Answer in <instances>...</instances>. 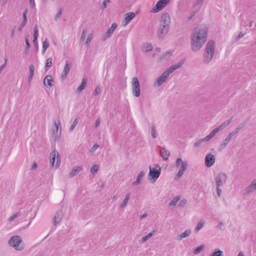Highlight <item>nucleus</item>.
I'll use <instances>...</instances> for the list:
<instances>
[{"mask_svg":"<svg viewBox=\"0 0 256 256\" xmlns=\"http://www.w3.org/2000/svg\"><path fill=\"white\" fill-rule=\"evenodd\" d=\"M208 32L206 26L200 25L196 26L191 35V47L193 51L200 50L206 42Z\"/></svg>","mask_w":256,"mask_h":256,"instance_id":"obj_1","label":"nucleus"},{"mask_svg":"<svg viewBox=\"0 0 256 256\" xmlns=\"http://www.w3.org/2000/svg\"><path fill=\"white\" fill-rule=\"evenodd\" d=\"M170 24V17L168 13L163 14L160 20V24L157 30L158 38H162L168 32Z\"/></svg>","mask_w":256,"mask_h":256,"instance_id":"obj_2","label":"nucleus"},{"mask_svg":"<svg viewBox=\"0 0 256 256\" xmlns=\"http://www.w3.org/2000/svg\"><path fill=\"white\" fill-rule=\"evenodd\" d=\"M184 64V60L178 62L177 64L172 65L166 71L164 72L162 76H159L155 82L154 85L155 86H160L163 82L166 81L169 74L172 73L174 70L181 68Z\"/></svg>","mask_w":256,"mask_h":256,"instance_id":"obj_3","label":"nucleus"},{"mask_svg":"<svg viewBox=\"0 0 256 256\" xmlns=\"http://www.w3.org/2000/svg\"><path fill=\"white\" fill-rule=\"evenodd\" d=\"M215 50V42L211 40L206 44L204 54L203 62L204 64H208L212 59Z\"/></svg>","mask_w":256,"mask_h":256,"instance_id":"obj_4","label":"nucleus"},{"mask_svg":"<svg viewBox=\"0 0 256 256\" xmlns=\"http://www.w3.org/2000/svg\"><path fill=\"white\" fill-rule=\"evenodd\" d=\"M10 245L17 250H22L24 248V244L20 236H15L12 237L8 241Z\"/></svg>","mask_w":256,"mask_h":256,"instance_id":"obj_5","label":"nucleus"},{"mask_svg":"<svg viewBox=\"0 0 256 256\" xmlns=\"http://www.w3.org/2000/svg\"><path fill=\"white\" fill-rule=\"evenodd\" d=\"M176 168L180 167L178 172L176 174L178 178L181 177L184 174L185 171L187 170L188 167V164L186 161H183L182 158H178L176 161Z\"/></svg>","mask_w":256,"mask_h":256,"instance_id":"obj_6","label":"nucleus"},{"mask_svg":"<svg viewBox=\"0 0 256 256\" xmlns=\"http://www.w3.org/2000/svg\"><path fill=\"white\" fill-rule=\"evenodd\" d=\"M50 164L52 167L57 168L60 162V154L58 152H56L55 150H54L50 154Z\"/></svg>","mask_w":256,"mask_h":256,"instance_id":"obj_7","label":"nucleus"},{"mask_svg":"<svg viewBox=\"0 0 256 256\" xmlns=\"http://www.w3.org/2000/svg\"><path fill=\"white\" fill-rule=\"evenodd\" d=\"M132 94L136 97H138L140 96V82L136 77H134L132 80Z\"/></svg>","mask_w":256,"mask_h":256,"instance_id":"obj_8","label":"nucleus"},{"mask_svg":"<svg viewBox=\"0 0 256 256\" xmlns=\"http://www.w3.org/2000/svg\"><path fill=\"white\" fill-rule=\"evenodd\" d=\"M170 0H159L150 10V12L156 13L162 10L170 3Z\"/></svg>","mask_w":256,"mask_h":256,"instance_id":"obj_9","label":"nucleus"},{"mask_svg":"<svg viewBox=\"0 0 256 256\" xmlns=\"http://www.w3.org/2000/svg\"><path fill=\"white\" fill-rule=\"evenodd\" d=\"M149 170V176L152 177L154 180H156L160 174V166L158 165H156L155 168L150 166Z\"/></svg>","mask_w":256,"mask_h":256,"instance_id":"obj_10","label":"nucleus"},{"mask_svg":"<svg viewBox=\"0 0 256 256\" xmlns=\"http://www.w3.org/2000/svg\"><path fill=\"white\" fill-rule=\"evenodd\" d=\"M227 178L226 174L223 172L218 174L215 178L216 186H222L226 182Z\"/></svg>","mask_w":256,"mask_h":256,"instance_id":"obj_11","label":"nucleus"},{"mask_svg":"<svg viewBox=\"0 0 256 256\" xmlns=\"http://www.w3.org/2000/svg\"><path fill=\"white\" fill-rule=\"evenodd\" d=\"M54 126L56 127V130H54L52 138L56 142L59 140L60 136L61 133V127L60 121H58V122L55 121Z\"/></svg>","mask_w":256,"mask_h":256,"instance_id":"obj_12","label":"nucleus"},{"mask_svg":"<svg viewBox=\"0 0 256 256\" xmlns=\"http://www.w3.org/2000/svg\"><path fill=\"white\" fill-rule=\"evenodd\" d=\"M256 190V179H254L252 180L250 185L248 186L246 188H244L243 190L244 194H248Z\"/></svg>","mask_w":256,"mask_h":256,"instance_id":"obj_13","label":"nucleus"},{"mask_svg":"<svg viewBox=\"0 0 256 256\" xmlns=\"http://www.w3.org/2000/svg\"><path fill=\"white\" fill-rule=\"evenodd\" d=\"M215 162V158L211 154H207L205 158V164L207 167H210Z\"/></svg>","mask_w":256,"mask_h":256,"instance_id":"obj_14","label":"nucleus"},{"mask_svg":"<svg viewBox=\"0 0 256 256\" xmlns=\"http://www.w3.org/2000/svg\"><path fill=\"white\" fill-rule=\"evenodd\" d=\"M136 16V14L133 12H129L124 15V20L123 22V25L126 26L131 20H132Z\"/></svg>","mask_w":256,"mask_h":256,"instance_id":"obj_15","label":"nucleus"},{"mask_svg":"<svg viewBox=\"0 0 256 256\" xmlns=\"http://www.w3.org/2000/svg\"><path fill=\"white\" fill-rule=\"evenodd\" d=\"M71 65L72 64L70 61H66L61 76L62 79L64 80L66 77L70 70Z\"/></svg>","mask_w":256,"mask_h":256,"instance_id":"obj_16","label":"nucleus"},{"mask_svg":"<svg viewBox=\"0 0 256 256\" xmlns=\"http://www.w3.org/2000/svg\"><path fill=\"white\" fill-rule=\"evenodd\" d=\"M234 136L231 132H230L223 142L220 146V150H222L224 148L229 142L231 140L232 136Z\"/></svg>","mask_w":256,"mask_h":256,"instance_id":"obj_17","label":"nucleus"},{"mask_svg":"<svg viewBox=\"0 0 256 256\" xmlns=\"http://www.w3.org/2000/svg\"><path fill=\"white\" fill-rule=\"evenodd\" d=\"M117 28V24L116 23H113L111 26L108 29L107 32L104 35V39H106L108 38H110L111 35L114 32V30L116 29Z\"/></svg>","mask_w":256,"mask_h":256,"instance_id":"obj_18","label":"nucleus"},{"mask_svg":"<svg viewBox=\"0 0 256 256\" xmlns=\"http://www.w3.org/2000/svg\"><path fill=\"white\" fill-rule=\"evenodd\" d=\"M160 155L164 160H166L170 156V152L164 147L160 148Z\"/></svg>","mask_w":256,"mask_h":256,"instance_id":"obj_19","label":"nucleus"},{"mask_svg":"<svg viewBox=\"0 0 256 256\" xmlns=\"http://www.w3.org/2000/svg\"><path fill=\"white\" fill-rule=\"evenodd\" d=\"M52 76L50 75H48L44 80V84L46 87L50 88L52 86Z\"/></svg>","mask_w":256,"mask_h":256,"instance_id":"obj_20","label":"nucleus"},{"mask_svg":"<svg viewBox=\"0 0 256 256\" xmlns=\"http://www.w3.org/2000/svg\"><path fill=\"white\" fill-rule=\"evenodd\" d=\"M62 216V211L61 210H59L57 211L54 216V225H56V224L59 223V222L61 220Z\"/></svg>","mask_w":256,"mask_h":256,"instance_id":"obj_21","label":"nucleus"},{"mask_svg":"<svg viewBox=\"0 0 256 256\" xmlns=\"http://www.w3.org/2000/svg\"><path fill=\"white\" fill-rule=\"evenodd\" d=\"M82 170V166H75L74 167L71 172L69 173V177L72 178L77 174L79 172H80Z\"/></svg>","mask_w":256,"mask_h":256,"instance_id":"obj_22","label":"nucleus"},{"mask_svg":"<svg viewBox=\"0 0 256 256\" xmlns=\"http://www.w3.org/2000/svg\"><path fill=\"white\" fill-rule=\"evenodd\" d=\"M220 131V130L218 126L217 128H215L214 130H212L208 136L205 137V140L208 141L210 140V139L214 138L216 136V134Z\"/></svg>","mask_w":256,"mask_h":256,"instance_id":"obj_23","label":"nucleus"},{"mask_svg":"<svg viewBox=\"0 0 256 256\" xmlns=\"http://www.w3.org/2000/svg\"><path fill=\"white\" fill-rule=\"evenodd\" d=\"M191 234V230L187 229L184 232L178 235L176 237V240H181L182 238L188 237Z\"/></svg>","mask_w":256,"mask_h":256,"instance_id":"obj_24","label":"nucleus"},{"mask_svg":"<svg viewBox=\"0 0 256 256\" xmlns=\"http://www.w3.org/2000/svg\"><path fill=\"white\" fill-rule=\"evenodd\" d=\"M87 84V78H84L82 80V82L81 84L76 89V92L80 93L83 90L85 87L86 86Z\"/></svg>","mask_w":256,"mask_h":256,"instance_id":"obj_25","label":"nucleus"},{"mask_svg":"<svg viewBox=\"0 0 256 256\" xmlns=\"http://www.w3.org/2000/svg\"><path fill=\"white\" fill-rule=\"evenodd\" d=\"M29 70H30V74L28 77V82L30 83L33 78V76L34 74V64H30L29 66Z\"/></svg>","mask_w":256,"mask_h":256,"instance_id":"obj_26","label":"nucleus"},{"mask_svg":"<svg viewBox=\"0 0 256 256\" xmlns=\"http://www.w3.org/2000/svg\"><path fill=\"white\" fill-rule=\"evenodd\" d=\"M130 194L128 193L125 196V198L123 202L120 204V208H124L128 203V200L130 198Z\"/></svg>","mask_w":256,"mask_h":256,"instance_id":"obj_27","label":"nucleus"},{"mask_svg":"<svg viewBox=\"0 0 256 256\" xmlns=\"http://www.w3.org/2000/svg\"><path fill=\"white\" fill-rule=\"evenodd\" d=\"M232 117H231L228 120L225 121L220 125L218 127L220 130H223L227 126H228L232 121Z\"/></svg>","mask_w":256,"mask_h":256,"instance_id":"obj_28","label":"nucleus"},{"mask_svg":"<svg viewBox=\"0 0 256 256\" xmlns=\"http://www.w3.org/2000/svg\"><path fill=\"white\" fill-rule=\"evenodd\" d=\"M204 220H200L197 224V226L194 228V231L196 232H198L204 226Z\"/></svg>","mask_w":256,"mask_h":256,"instance_id":"obj_29","label":"nucleus"},{"mask_svg":"<svg viewBox=\"0 0 256 256\" xmlns=\"http://www.w3.org/2000/svg\"><path fill=\"white\" fill-rule=\"evenodd\" d=\"M246 124V122H244L242 123H240V125L234 130V131L231 132V133L234 135H236V134H237L239 131L240 130L243 128Z\"/></svg>","mask_w":256,"mask_h":256,"instance_id":"obj_30","label":"nucleus"},{"mask_svg":"<svg viewBox=\"0 0 256 256\" xmlns=\"http://www.w3.org/2000/svg\"><path fill=\"white\" fill-rule=\"evenodd\" d=\"M180 198V196H176L168 204V205L170 206H174Z\"/></svg>","mask_w":256,"mask_h":256,"instance_id":"obj_31","label":"nucleus"},{"mask_svg":"<svg viewBox=\"0 0 256 256\" xmlns=\"http://www.w3.org/2000/svg\"><path fill=\"white\" fill-rule=\"evenodd\" d=\"M99 168V166L98 164H94L92 166V167L90 168V172L94 175L96 174L98 172V170Z\"/></svg>","mask_w":256,"mask_h":256,"instance_id":"obj_32","label":"nucleus"},{"mask_svg":"<svg viewBox=\"0 0 256 256\" xmlns=\"http://www.w3.org/2000/svg\"><path fill=\"white\" fill-rule=\"evenodd\" d=\"M49 46V43L48 41L47 38H46L44 41L43 42L42 44V54H44L46 50L48 48Z\"/></svg>","mask_w":256,"mask_h":256,"instance_id":"obj_33","label":"nucleus"},{"mask_svg":"<svg viewBox=\"0 0 256 256\" xmlns=\"http://www.w3.org/2000/svg\"><path fill=\"white\" fill-rule=\"evenodd\" d=\"M52 64V58H48L46 60V66H45L46 70H48V68H49L51 66Z\"/></svg>","mask_w":256,"mask_h":256,"instance_id":"obj_34","label":"nucleus"},{"mask_svg":"<svg viewBox=\"0 0 256 256\" xmlns=\"http://www.w3.org/2000/svg\"><path fill=\"white\" fill-rule=\"evenodd\" d=\"M204 248V244L200 245L194 250V254H198Z\"/></svg>","mask_w":256,"mask_h":256,"instance_id":"obj_35","label":"nucleus"},{"mask_svg":"<svg viewBox=\"0 0 256 256\" xmlns=\"http://www.w3.org/2000/svg\"><path fill=\"white\" fill-rule=\"evenodd\" d=\"M210 256H223L222 252L219 249H216Z\"/></svg>","mask_w":256,"mask_h":256,"instance_id":"obj_36","label":"nucleus"},{"mask_svg":"<svg viewBox=\"0 0 256 256\" xmlns=\"http://www.w3.org/2000/svg\"><path fill=\"white\" fill-rule=\"evenodd\" d=\"M78 118H76L70 128V131L72 132L78 122Z\"/></svg>","mask_w":256,"mask_h":256,"instance_id":"obj_37","label":"nucleus"},{"mask_svg":"<svg viewBox=\"0 0 256 256\" xmlns=\"http://www.w3.org/2000/svg\"><path fill=\"white\" fill-rule=\"evenodd\" d=\"M92 33L89 34L88 36L86 42V45L87 46H90V44L92 41Z\"/></svg>","mask_w":256,"mask_h":256,"instance_id":"obj_38","label":"nucleus"},{"mask_svg":"<svg viewBox=\"0 0 256 256\" xmlns=\"http://www.w3.org/2000/svg\"><path fill=\"white\" fill-rule=\"evenodd\" d=\"M34 38L35 40L38 38V26L37 25H36L34 28Z\"/></svg>","mask_w":256,"mask_h":256,"instance_id":"obj_39","label":"nucleus"},{"mask_svg":"<svg viewBox=\"0 0 256 256\" xmlns=\"http://www.w3.org/2000/svg\"><path fill=\"white\" fill-rule=\"evenodd\" d=\"M151 135L153 138H156L157 136L156 132V130L155 126L152 124L151 128Z\"/></svg>","mask_w":256,"mask_h":256,"instance_id":"obj_40","label":"nucleus"},{"mask_svg":"<svg viewBox=\"0 0 256 256\" xmlns=\"http://www.w3.org/2000/svg\"><path fill=\"white\" fill-rule=\"evenodd\" d=\"M86 32H87V30L86 28L84 29L82 33V34H81V36H80V42H82L84 40H85V38H86Z\"/></svg>","mask_w":256,"mask_h":256,"instance_id":"obj_41","label":"nucleus"},{"mask_svg":"<svg viewBox=\"0 0 256 256\" xmlns=\"http://www.w3.org/2000/svg\"><path fill=\"white\" fill-rule=\"evenodd\" d=\"M20 212H18L14 214V215H12V216H11L9 218L8 221L10 222L13 221L16 218L20 216Z\"/></svg>","mask_w":256,"mask_h":256,"instance_id":"obj_42","label":"nucleus"},{"mask_svg":"<svg viewBox=\"0 0 256 256\" xmlns=\"http://www.w3.org/2000/svg\"><path fill=\"white\" fill-rule=\"evenodd\" d=\"M208 142V140H205V138H202V139H200V140H198V142H196L194 144V146L195 147H198V146H200L202 142Z\"/></svg>","mask_w":256,"mask_h":256,"instance_id":"obj_43","label":"nucleus"},{"mask_svg":"<svg viewBox=\"0 0 256 256\" xmlns=\"http://www.w3.org/2000/svg\"><path fill=\"white\" fill-rule=\"evenodd\" d=\"M7 62H8V59L6 58H4V64L0 66V74H1L2 70L6 68V64H7Z\"/></svg>","mask_w":256,"mask_h":256,"instance_id":"obj_44","label":"nucleus"},{"mask_svg":"<svg viewBox=\"0 0 256 256\" xmlns=\"http://www.w3.org/2000/svg\"><path fill=\"white\" fill-rule=\"evenodd\" d=\"M62 14V9L60 8L55 16V18H54L55 20H57L60 18Z\"/></svg>","mask_w":256,"mask_h":256,"instance_id":"obj_45","label":"nucleus"},{"mask_svg":"<svg viewBox=\"0 0 256 256\" xmlns=\"http://www.w3.org/2000/svg\"><path fill=\"white\" fill-rule=\"evenodd\" d=\"M152 49V46L151 44H146L145 46V52H148L150 51Z\"/></svg>","mask_w":256,"mask_h":256,"instance_id":"obj_46","label":"nucleus"},{"mask_svg":"<svg viewBox=\"0 0 256 256\" xmlns=\"http://www.w3.org/2000/svg\"><path fill=\"white\" fill-rule=\"evenodd\" d=\"M99 147V146L98 144H94L92 148L90 150V152H92V153H93L94 152L96 151V150Z\"/></svg>","mask_w":256,"mask_h":256,"instance_id":"obj_47","label":"nucleus"},{"mask_svg":"<svg viewBox=\"0 0 256 256\" xmlns=\"http://www.w3.org/2000/svg\"><path fill=\"white\" fill-rule=\"evenodd\" d=\"M100 91H101V90H100V86H97L94 90V96H97L100 94Z\"/></svg>","mask_w":256,"mask_h":256,"instance_id":"obj_48","label":"nucleus"},{"mask_svg":"<svg viewBox=\"0 0 256 256\" xmlns=\"http://www.w3.org/2000/svg\"><path fill=\"white\" fill-rule=\"evenodd\" d=\"M144 171H141L140 172V173L138 174V175L137 176V178L136 179L137 180H140V181L141 180V179L142 178V176H144Z\"/></svg>","mask_w":256,"mask_h":256,"instance_id":"obj_49","label":"nucleus"},{"mask_svg":"<svg viewBox=\"0 0 256 256\" xmlns=\"http://www.w3.org/2000/svg\"><path fill=\"white\" fill-rule=\"evenodd\" d=\"M109 3L110 2V0H104L102 2V8L104 10V8H106L107 6V5H106V3Z\"/></svg>","mask_w":256,"mask_h":256,"instance_id":"obj_50","label":"nucleus"},{"mask_svg":"<svg viewBox=\"0 0 256 256\" xmlns=\"http://www.w3.org/2000/svg\"><path fill=\"white\" fill-rule=\"evenodd\" d=\"M186 203V199H182L178 204L179 206H185V204Z\"/></svg>","mask_w":256,"mask_h":256,"instance_id":"obj_51","label":"nucleus"},{"mask_svg":"<svg viewBox=\"0 0 256 256\" xmlns=\"http://www.w3.org/2000/svg\"><path fill=\"white\" fill-rule=\"evenodd\" d=\"M25 42H26V49L28 50V49L30 48V44L29 42L28 38H25Z\"/></svg>","mask_w":256,"mask_h":256,"instance_id":"obj_52","label":"nucleus"},{"mask_svg":"<svg viewBox=\"0 0 256 256\" xmlns=\"http://www.w3.org/2000/svg\"><path fill=\"white\" fill-rule=\"evenodd\" d=\"M216 192L218 196H220L222 193V190L220 188V186H216Z\"/></svg>","mask_w":256,"mask_h":256,"instance_id":"obj_53","label":"nucleus"},{"mask_svg":"<svg viewBox=\"0 0 256 256\" xmlns=\"http://www.w3.org/2000/svg\"><path fill=\"white\" fill-rule=\"evenodd\" d=\"M196 13V12L195 11H192L190 14V16L188 18V20H190L191 18H193L195 16Z\"/></svg>","mask_w":256,"mask_h":256,"instance_id":"obj_54","label":"nucleus"},{"mask_svg":"<svg viewBox=\"0 0 256 256\" xmlns=\"http://www.w3.org/2000/svg\"><path fill=\"white\" fill-rule=\"evenodd\" d=\"M140 180L136 179V181H134L132 182V184L134 186H137V185L139 184H140Z\"/></svg>","mask_w":256,"mask_h":256,"instance_id":"obj_55","label":"nucleus"},{"mask_svg":"<svg viewBox=\"0 0 256 256\" xmlns=\"http://www.w3.org/2000/svg\"><path fill=\"white\" fill-rule=\"evenodd\" d=\"M30 4L32 8H34L35 6V2L34 0H30Z\"/></svg>","mask_w":256,"mask_h":256,"instance_id":"obj_56","label":"nucleus"},{"mask_svg":"<svg viewBox=\"0 0 256 256\" xmlns=\"http://www.w3.org/2000/svg\"><path fill=\"white\" fill-rule=\"evenodd\" d=\"M100 118H98V119L96 120V124H95V126H96V127L100 125Z\"/></svg>","mask_w":256,"mask_h":256,"instance_id":"obj_57","label":"nucleus"},{"mask_svg":"<svg viewBox=\"0 0 256 256\" xmlns=\"http://www.w3.org/2000/svg\"><path fill=\"white\" fill-rule=\"evenodd\" d=\"M244 35V34H243L242 32H240L238 35V39H240L241 38H242Z\"/></svg>","mask_w":256,"mask_h":256,"instance_id":"obj_58","label":"nucleus"},{"mask_svg":"<svg viewBox=\"0 0 256 256\" xmlns=\"http://www.w3.org/2000/svg\"><path fill=\"white\" fill-rule=\"evenodd\" d=\"M14 32H15V28H14L12 30V31H11L10 36L12 38L14 36Z\"/></svg>","mask_w":256,"mask_h":256,"instance_id":"obj_59","label":"nucleus"},{"mask_svg":"<svg viewBox=\"0 0 256 256\" xmlns=\"http://www.w3.org/2000/svg\"><path fill=\"white\" fill-rule=\"evenodd\" d=\"M24 26H25V25H23V24L22 23V24L19 26H18V30L20 32V31L22 30V28H23Z\"/></svg>","mask_w":256,"mask_h":256,"instance_id":"obj_60","label":"nucleus"},{"mask_svg":"<svg viewBox=\"0 0 256 256\" xmlns=\"http://www.w3.org/2000/svg\"><path fill=\"white\" fill-rule=\"evenodd\" d=\"M33 42H34V44L36 47H38V42L37 39H36V40H35L34 38Z\"/></svg>","mask_w":256,"mask_h":256,"instance_id":"obj_61","label":"nucleus"},{"mask_svg":"<svg viewBox=\"0 0 256 256\" xmlns=\"http://www.w3.org/2000/svg\"><path fill=\"white\" fill-rule=\"evenodd\" d=\"M36 167H37V164H36V163L34 162V163L32 164V170H34V169H35L36 168Z\"/></svg>","mask_w":256,"mask_h":256,"instance_id":"obj_62","label":"nucleus"},{"mask_svg":"<svg viewBox=\"0 0 256 256\" xmlns=\"http://www.w3.org/2000/svg\"><path fill=\"white\" fill-rule=\"evenodd\" d=\"M27 21H28L27 18H24L23 22H22V24H23V25H25L26 24Z\"/></svg>","mask_w":256,"mask_h":256,"instance_id":"obj_63","label":"nucleus"},{"mask_svg":"<svg viewBox=\"0 0 256 256\" xmlns=\"http://www.w3.org/2000/svg\"><path fill=\"white\" fill-rule=\"evenodd\" d=\"M147 216H148V214H144L140 216V219H142L144 218H146Z\"/></svg>","mask_w":256,"mask_h":256,"instance_id":"obj_64","label":"nucleus"}]
</instances>
